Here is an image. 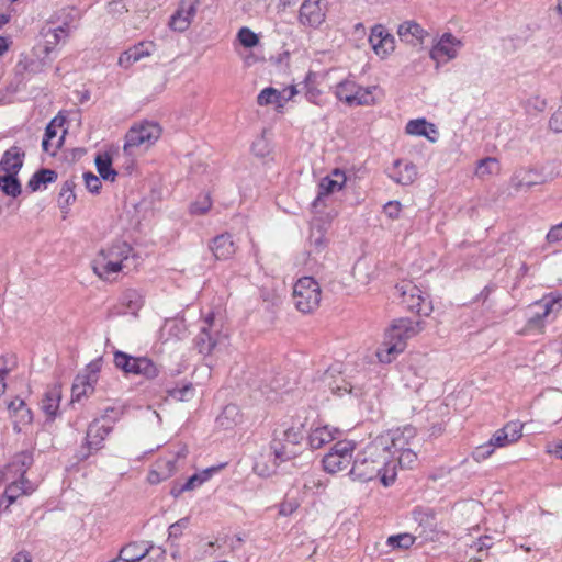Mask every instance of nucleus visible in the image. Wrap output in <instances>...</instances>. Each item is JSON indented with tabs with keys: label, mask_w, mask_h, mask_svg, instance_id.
Instances as JSON below:
<instances>
[{
	"label": "nucleus",
	"mask_w": 562,
	"mask_h": 562,
	"mask_svg": "<svg viewBox=\"0 0 562 562\" xmlns=\"http://www.w3.org/2000/svg\"><path fill=\"white\" fill-rule=\"evenodd\" d=\"M312 77H314L312 71L305 77V99L313 104L322 105V91L311 82Z\"/></svg>",
	"instance_id": "obj_47"
},
{
	"label": "nucleus",
	"mask_w": 562,
	"mask_h": 562,
	"mask_svg": "<svg viewBox=\"0 0 562 562\" xmlns=\"http://www.w3.org/2000/svg\"><path fill=\"white\" fill-rule=\"evenodd\" d=\"M299 508V502L296 499H285L279 505V515L290 516Z\"/></svg>",
	"instance_id": "obj_60"
},
{
	"label": "nucleus",
	"mask_w": 562,
	"mask_h": 562,
	"mask_svg": "<svg viewBox=\"0 0 562 562\" xmlns=\"http://www.w3.org/2000/svg\"><path fill=\"white\" fill-rule=\"evenodd\" d=\"M257 102L259 105H269L276 104L277 108H283L282 93L281 91L268 87L260 91L257 97Z\"/></svg>",
	"instance_id": "obj_44"
},
{
	"label": "nucleus",
	"mask_w": 562,
	"mask_h": 562,
	"mask_svg": "<svg viewBox=\"0 0 562 562\" xmlns=\"http://www.w3.org/2000/svg\"><path fill=\"white\" fill-rule=\"evenodd\" d=\"M10 484L4 490L2 499H7V507L13 504L21 495H29L34 492V485L27 480H10Z\"/></svg>",
	"instance_id": "obj_30"
},
{
	"label": "nucleus",
	"mask_w": 562,
	"mask_h": 562,
	"mask_svg": "<svg viewBox=\"0 0 562 562\" xmlns=\"http://www.w3.org/2000/svg\"><path fill=\"white\" fill-rule=\"evenodd\" d=\"M95 167L100 177L105 181H115L117 172L112 168V159L108 154L95 157Z\"/></svg>",
	"instance_id": "obj_42"
},
{
	"label": "nucleus",
	"mask_w": 562,
	"mask_h": 562,
	"mask_svg": "<svg viewBox=\"0 0 562 562\" xmlns=\"http://www.w3.org/2000/svg\"><path fill=\"white\" fill-rule=\"evenodd\" d=\"M561 303L562 295L553 292L544 295L541 300L536 301L533 306L538 307L540 311L530 316L528 324L532 327L540 325L547 316L561 307Z\"/></svg>",
	"instance_id": "obj_17"
},
{
	"label": "nucleus",
	"mask_w": 562,
	"mask_h": 562,
	"mask_svg": "<svg viewBox=\"0 0 562 562\" xmlns=\"http://www.w3.org/2000/svg\"><path fill=\"white\" fill-rule=\"evenodd\" d=\"M151 547H145L137 542H131L124 546L119 554L121 555V560L126 562H139L143 560L150 550Z\"/></svg>",
	"instance_id": "obj_40"
},
{
	"label": "nucleus",
	"mask_w": 562,
	"mask_h": 562,
	"mask_svg": "<svg viewBox=\"0 0 562 562\" xmlns=\"http://www.w3.org/2000/svg\"><path fill=\"white\" fill-rule=\"evenodd\" d=\"M212 206V200L209 193L199 196L196 201L191 203L190 213L193 215H203L205 214Z\"/></svg>",
	"instance_id": "obj_51"
},
{
	"label": "nucleus",
	"mask_w": 562,
	"mask_h": 562,
	"mask_svg": "<svg viewBox=\"0 0 562 562\" xmlns=\"http://www.w3.org/2000/svg\"><path fill=\"white\" fill-rule=\"evenodd\" d=\"M102 362H103L102 357H99V358H97V359H94V360L90 361V362L86 366V368H85L83 372H82V373H80V374H81L82 376H85V378H89V379H90V381H92V382H95V383H97V382H98V380H99V373H100L101 368H102Z\"/></svg>",
	"instance_id": "obj_53"
},
{
	"label": "nucleus",
	"mask_w": 562,
	"mask_h": 562,
	"mask_svg": "<svg viewBox=\"0 0 562 562\" xmlns=\"http://www.w3.org/2000/svg\"><path fill=\"white\" fill-rule=\"evenodd\" d=\"M524 425L519 420L507 423L501 429H497L491 437V443L496 448H503L516 442L522 436Z\"/></svg>",
	"instance_id": "obj_19"
},
{
	"label": "nucleus",
	"mask_w": 562,
	"mask_h": 562,
	"mask_svg": "<svg viewBox=\"0 0 562 562\" xmlns=\"http://www.w3.org/2000/svg\"><path fill=\"white\" fill-rule=\"evenodd\" d=\"M18 175L19 173H4L0 176V189L5 195L16 198L21 194L22 187Z\"/></svg>",
	"instance_id": "obj_41"
},
{
	"label": "nucleus",
	"mask_w": 562,
	"mask_h": 562,
	"mask_svg": "<svg viewBox=\"0 0 562 562\" xmlns=\"http://www.w3.org/2000/svg\"><path fill=\"white\" fill-rule=\"evenodd\" d=\"M155 47L156 46L153 42H139L120 55L119 65L121 67L128 68L134 63L150 56L155 50Z\"/></svg>",
	"instance_id": "obj_24"
},
{
	"label": "nucleus",
	"mask_w": 562,
	"mask_h": 562,
	"mask_svg": "<svg viewBox=\"0 0 562 562\" xmlns=\"http://www.w3.org/2000/svg\"><path fill=\"white\" fill-rule=\"evenodd\" d=\"M400 303L407 310L418 315L428 316L432 312L431 302L413 281L402 280L395 285Z\"/></svg>",
	"instance_id": "obj_4"
},
{
	"label": "nucleus",
	"mask_w": 562,
	"mask_h": 562,
	"mask_svg": "<svg viewBox=\"0 0 562 562\" xmlns=\"http://www.w3.org/2000/svg\"><path fill=\"white\" fill-rule=\"evenodd\" d=\"M41 35L44 37V46L41 47L42 54H46V56L53 57L52 55L55 53L56 46L60 42H66L67 37H65V31L57 29H42Z\"/></svg>",
	"instance_id": "obj_35"
},
{
	"label": "nucleus",
	"mask_w": 562,
	"mask_h": 562,
	"mask_svg": "<svg viewBox=\"0 0 562 562\" xmlns=\"http://www.w3.org/2000/svg\"><path fill=\"white\" fill-rule=\"evenodd\" d=\"M423 325L424 322L407 317L394 319L385 333L382 347L376 352L380 362H392L397 355L405 350L407 340L423 330Z\"/></svg>",
	"instance_id": "obj_2"
},
{
	"label": "nucleus",
	"mask_w": 562,
	"mask_h": 562,
	"mask_svg": "<svg viewBox=\"0 0 562 562\" xmlns=\"http://www.w3.org/2000/svg\"><path fill=\"white\" fill-rule=\"evenodd\" d=\"M493 538L490 536H482L470 544V549H474L477 553L488 551L493 547Z\"/></svg>",
	"instance_id": "obj_59"
},
{
	"label": "nucleus",
	"mask_w": 562,
	"mask_h": 562,
	"mask_svg": "<svg viewBox=\"0 0 562 562\" xmlns=\"http://www.w3.org/2000/svg\"><path fill=\"white\" fill-rule=\"evenodd\" d=\"M522 105L528 114L533 115L537 113H541L546 110L547 100L539 95H532L525 100Z\"/></svg>",
	"instance_id": "obj_48"
},
{
	"label": "nucleus",
	"mask_w": 562,
	"mask_h": 562,
	"mask_svg": "<svg viewBox=\"0 0 562 562\" xmlns=\"http://www.w3.org/2000/svg\"><path fill=\"white\" fill-rule=\"evenodd\" d=\"M133 248L125 241L113 243L105 249H101L98 254L100 257H106L111 261H116L121 266H125L124 261L128 259Z\"/></svg>",
	"instance_id": "obj_32"
},
{
	"label": "nucleus",
	"mask_w": 562,
	"mask_h": 562,
	"mask_svg": "<svg viewBox=\"0 0 562 562\" xmlns=\"http://www.w3.org/2000/svg\"><path fill=\"white\" fill-rule=\"evenodd\" d=\"M310 429L307 442L311 449H321L326 443L336 439V436L339 434L337 428H330L329 426L311 427Z\"/></svg>",
	"instance_id": "obj_27"
},
{
	"label": "nucleus",
	"mask_w": 562,
	"mask_h": 562,
	"mask_svg": "<svg viewBox=\"0 0 562 562\" xmlns=\"http://www.w3.org/2000/svg\"><path fill=\"white\" fill-rule=\"evenodd\" d=\"M40 50L42 49L40 48ZM34 57L21 56L15 66L18 72H27L30 75L41 74L54 59V57L46 56V54H42V52L37 53L36 48H34Z\"/></svg>",
	"instance_id": "obj_20"
},
{
	"label": "nucleus",
	"mask_w": 562,
	"mask_h": 562,
	"mask_svg": "<svg viewBox=\"0 0 562 562\" xmlns=\"http://www.w3.org/2000/svg\"><path fill=\"white\" fill-rule=\"evenodd\" d=\"M412 518L417 524L419 536L426 540L431 538L436 527V512L430 507L416 506L412 510Z\"/></svg>",
	"instance_id": "obj_18"
},
{
	"label": "nucleus",
	"mask_w": 562,
	"mask_h": 562,
	"mask_svg": "<svg viewBox=\"0 0 562 562\" xmlns=\"http://www.w3.org/2000/svg\"><path fill=\"white\" fill-rule=\"evenodd\" d=\"M10 359L5 356L0 357V396L5 392L7 383L5 379L12 371V367L9 366Z\"/></svg>",
	"instance_id": "obj_55"
},
{
	"label": "nucleus",
	"mask_w": 562,
	"mask_h": 562,
	"mask_svg": "<svg viewBox=\"0 0 562 562\" xmlns=\"http://www.w3.org/2000/svg\"><path fill=\"white\" fill-rule=\"evenodd\" d=\"M415 542V537L411 533H398L390 536L386 543L393 549H408Z\"/></svg>",
	"instance_id": "obj_46"
},
{
	"label": "nucleus",
	"mask_w": 562,
	"mask_h": 562,
	"mask_svg": "<svg viewBox=\"0 0 562 562\" xmlns=\"http://www.w3.org/2000/svg\"><path fill=\"white\" fill-rule=\"evenodd\" d=\"M549 126L553 132L562 133V105L551 115Z\"/></svg>",
	"instance_id": "obj_62"
},
{
	"label": "nucleus",
	"mask_w": 562,
	"mask_h": 562,
	"mask_svg": "<svg viewBox=\"0 0 562 562\" xmlns=\"http://www.w3.org/2000/svg\"><path fill=\"white\" fill-rule=\"evenodd\" d=\"M161 336L166 340L176 339L181 340L188 336V327L183 318L175 317L165 321L161 327Z\"/></svg>",
	"instance_id": "obj_33"
},
{
	"label": "nucleus",
	"mask_w": 562,
	"mask_h": 562,
	"mask_svg": "<svg viewBox=\"0 0 562 562\" xmlns=\"http://www.w3.org/2000/svg\"><path fill=\"white\" fill-rule=\"evenodd\" d=\"M405 132L409 135L424 136L430 142H436V137H431L429 132L437 134L436 126L427 122L425 119H416L407 122Z\"/></svg>",
	"instance_id": "obj_36"
},
{
	"label": "nucleus",
	"mask_w": 562,
	"mask_h": 562,
	"mask_svg": "<svg viewBox=\"0 0 562 562\" xmlns=\"http://www.w3.org/2000/svg\"><path fill=\"white\" fill-rule=\"evenodd\" d=\"M397 464L402 469H412L417 462V453L411 448L396 453Z\"/></svg>",
	"instance_id": "obj_52"
},
{
	"label": "nucleus",
	"mask_w": 562,
	"mask_h": 562,
	"mask_svg": "<svg viewBox=\"0 0 562 562\" xmlns=\"http://www.w3.org/2000/svg\"><path fill=\"white\" fill-rule=\"evenodd\" d=\"M376 87H360L351 79H345L336 85L335 95L348 105H372L375 103L373 90Z\"/></svg>",
	"instance_id": "obj_7"
},
{
	"label": "nucleus",
	"mask_w": 562,
	"mask_h": 562,
	"mask_svg": "<svg viewBox=\"0 0 562 562\" xmlns=\"http://www.w3.org/2000/svg\"><path fill=\"white\" fill-rule=\"evenodd\" d=\"M369 43L374 53L385 58L395 49V38L385 26L376 24L371 29Z\"/></svg>",
	"instance_id": "obj_15"
},
{
	"label": "nucleus",
	"mask_w": 562,
	"mask_h": 562,
	"mask_svg": "<svg viewBox=\"0 0 562 562\" xmlns=\"http://www.w3.org/2000/svg\"><path fill=\"white\" fill-rule=\"evenodd\" d=\"M244 422V415L236 404L226 405L216 418V424L223 429H233Z\"/></svg>",
	"instance_id": "obj_31"
},
{
	"label": "nucleus",
	"mask_w": 562,
	"mask_h": 562,
	"mask_svg": "<svg viewBox=\"0 0 562 562\" xmlns=\"http://www.w3.org/2000/svg\"><path fill=\"white\" fill-rule=\"evenodd\" d=\"M344 181L333 179L329 176L322 178L318 183L317 195L312 202V207L315 211H318L319 207L324 206V199L336 191H340L344 188Z\"/></svg>",
	"instance_id": "obj_28"
},
{
	"label": "nucleus",
	"mask_w": 562,
	"mask_h": 562,
	"mask_svg": "<svg viewBox=\"0 0 562 562\" xmlns=\"http://www.w3.org/2000/svg\"><path fill=\"white\" fill-rule=\"evenodd\" d=\"M383 211L391 220H398L402 212V204L400 201H389L384 204Z\"/></svg>",
	"instance_id": "obj_58"
},
{
	"label": "nucleus",
	"mask_w": 562,
	"mask_h": 562,
	"mask_svg": "<svg viewBox=\"0 0 562 562\" xmlns=\"http://www.w3.org/2000/svg\"><path fill=\"white\" fill-rule=\"evenodd\" d=\"M187 451L182 449L177 453H172L170 456L159 458L155 465L160 470V472H169V477L176 472V463L180 457L184 458Z\"/></svg>",
	"instance_id": "obj_45"
},
{
	"label": "nucleus",
	"mask_w": 562,
	"mask_h": 562,
	"mask_svg": "<svg viewBox=\"0 0 562 562\" xmlns=\"http://www.w3.org/2000/svg\"><path fill=\"white\" fill-rule=\"evenodd\" d=\"M348 475L362 483L380 477L383 486L389 487L395 482L396 464L389 452H383L382 446L371 440L356 454Z\"/></svg>",
	"instance_id": "obj_1"
},
{
	"label": "nucleus",
	"mask_w": 562,
	"mask_h": 562,
	"mask_svg": "<svg viewBox=\"0 0 562 562\" xmlns=\"http://www.w3.org/2000/svg\"><path fill=\"white\" fill-rule=\"evenodd\" d=\"M189 526V518H181L168 529L169 539H178L182 536L183 529Z\"/></svg>",
	"instance_id": "obj_57"
},
{
	"label": "nucleus",
	"mask_w": 562,
	"mask_h": 562,
	"mask_svg": "<svg viewBox=\"0 0 562 562\" xmlns=\"http://www.w3.org/2000/svg\"><path fill=\"white\" fill-rule=\"evenodd\" d=\"M75 187V181L69 179L66 180L60 188V192L58 194V204L59 207L65 212L76 201V194L74 192Z\"/></svg>",
	"instance_id": "obj_43"
},
{
	"label": "nucleus",
	"mask_w": 562,
	"mask_h": 562,
	"mask_svg": "<svg viewBox=\"0 0 562 562\" xmlns=\"http://www.w3.org/2000/svg\"><path fill=\"white\" fill-rule=\"evenodd\" d=\"M34 462L33 452L24 450L15 453L11 461L1 471L3 481L9 480H23L26 479L25 474Z\"/></svg>",
	"instance_id": "obj_13"
},
{
	"label": "nucleus",
	"mask_w": 562,
	"mask_h": 562,
	"mask_svg": "<svg viewBox=\"0 0 562 562\" xmlns=\"http://www.w3.org/2000/svg\"><path fill=\"white\" fill-rule=\"evenodd\" d=\"M161 135L160 126L155 122L134 124L125 135L124 150L133 147L153 145Z\"/></svg>",
	"instance_id": "obj_11"
},
{
	"label": "nucleus",
	"mask_w": 562,
	"mask_h": 562,
	"mask_svg": "<svg viewBox=\"0 0 562 562\" xmlns=\"http://www.w3.org/2000/svg\"><path fill=\"white\" fill-rule=\"evenodd\" d=\"M124 267L100 256H97L92 262L94 273L101 279H109L111 274L120 272Z\"/></svg>",
	"instance_id": "obj_39"
},
{
	"label": "nucleus",
	"mask_w": 562,
	"mask_h": 562,
	"mask_svg": "<svg viewBox=\"0 0 562 562\" xmlns=\"http://www.w3.org/2000/svg\"><path fill=\"white\" fill-rule=\"evenodd\" d=\"M321 286L312 277L300 278L293 288L295 307L304 313H312L321 303Z\"/></svg>",
	"instance_id": "obj_6"
},
{
	"label": "nucleus",
	"mask_w": 562,
	"mask_h": 562,
	"mask_svg": "<svg viewBox=\"0 0 562 562\" xmlns=\"http://www.w3.org/2000/svg\"><path fill=\"white\" fill-rule=\"evenodd\" d=\"M546 238L548 243H557L562 240V222L552 226Z\"/></svg>",
	"instance_id": "obj_64"
},
{
	"label": "nucleus",
	"mask_w": 562,
	"mask_h": 562,
	"mask_svg": "<svg viewBox=\"0 0 562 562\" xmlns=\"http://www.w3.org/2000/svg\"><path fill=\"white\" fill-rule=\"evenodd\" d=\"M200 485H202V482L200 480L199 474L195 473L187 480V482L178 490V492H175V490H172V494L177 496L184 491L194 490Z\"/></svg>",
	"instance_id": "obj_61"
},
{
	"label": "nucleus",
	"mask_w": 562,
	"mask_h": 562,
	"mask_svg": "<svg viewBox=\"0 0 562 562\" xmlns=\"http://www.w3.org/2000/svg\"><path fill=\"white\" fill-rule=\"evenodd\" d=\"M25 151L19 146H11L0 159V171L4 173H19L23 167Z\"/></svg>",
	"instance_id": "obj_25"
},
{
	"label": "nucleus",
	"mask_w": 562,
	"mask_h": 562,
	"mask_svg": "<svg viewBox=\"0 0 562 562\" xmlns=\"http://www.w3.org/2000/svg\"><path fill=\"white\" fill-rule=\"evenodd\" d=\"M237 38L239 43L246 48H252L259 43L258 35L246 26L238 31Z\"/></svg>",
	"instance_id": "obj_50"
},
{
	"label": "nucleus",
	"mask_w": 562,
	"mask_h": 562,
	"mask_svg": "<svg viewBox=\"0 0 562 562\" xmlns=\"http://www.w3.org/2000/svg\"><path fill=\"white\" fill-rule=\"evenodd\" d=\"M114 366L125 375H142L153 380L159 375V368L147 357H134L124 351H114Z\"/></svg>",
	"instance_id": "obj_5"
},
{
	"label": "nucleus",
	"mask_w": 562,
	"mask_h": 562,
	"mask_svg": "<svg viewBox=\"0 0 562 562\" xmlns=\"http://www.w3.org/2000/svg\"><path fill=\"white\" fill-rule=\"evenodd\" d=\"M397 34L402 42L412 46H422L429 36L428 32L415 21H405L400 24Z\"/></svg>",
	"instance_id": "obj_23"
},
{
	"label": "nucleus",
	"mask_w": 562,
	"mask_h": 562,
	"mask_svg": "<svg viewBox=\"0 0 562 562\" xmlns=\"http://www.w3.org/2000/svg\"><path fill=\"white\" fill-rule=\"evenodd\" d=\"M209 248L217 260L229 259L236 252V246L229 233L215 236Z\"/></svg>",
	"instance_id": "obj_26"
},
{
	"label": "nucleus",
	"mask_w": 562,
	"mask_h": 562,
	"mask_svg": "<svg viewBox=\"0 0 562 562\" xmlns=\"http://www.w3.org/2000/svg\"><path fill=\"white\" fill-rule=\"evenodd\" d=\"M494 450H495V447L488 440L487 442H485L474 449V451L472 452V458L475 461L481 462V461L490 458L493 454Z\"/></svg>",
	"instance_id": "obj_54"
},
{
	"label": "nucleus",
	"mask_w": 562,
	"mask_h": 562,
	"mask_svg": "<svg viewBox=\"0 0 562 562\" xmlns=\"http://www.w3.org/2000/svg\"><path fill=\"white\" fill-rule=\"evenodd\" d=\"M122 412L116 407H106L101 416L102 420H108L110 425L120 419Z\"/></svg>",
	"instance_id": "obj_63"
},
{
	"label": "nucleus",
	"mask_w": 562,
	"mask_h": 562,
	"mask_svg": "<svg viewBox=\"0 0 562 562\" xmlns=\"http://www.w3.org/2000/svg\"><path fill=\"white\" fill-rule=\"evenodd\" d=\"M58 175L53 169L42 168L37 170L27 181L26 188L31 192H36L41 189V186L53 183L57 180Z\"/></svg>",
	"instance_id": "obj_38"
},
{
	"label": "nucleus",
	"mask_w": 562,
	"mask_h": 562,
	"mask_svg": "<svg viewBox=\"0 0 562 562\" xmlns=\"http://www.w3.org/2000/svg\"><path fill=\"white\" fill-rule=\"evenodd\" d=\"M61 391L58 385L48 389L42 398L41 408L48 420H54L58 415Z\"/></svg>",
	"instance_id": "obj_29"
},
{
	"label": "nucleus",
	"mask_w": 562,
	"mask_h": 562,
	"mask_svg": "<svg viewBox=\"0 0 562 562\" xmlns=\"http://www.w3.org/2000/svg\"><path fill=\"white\" fill-rule=\"evenodd\" d=\"M166 401L189 402L195 395V389L191 382L181 381L172 387H166Z\"/></svg>",
	"instance_id": "obj_34"
},
{
	"label": "nucleus",
	"mask_w": 562,
	"mask_h": 562,
	"mask_svg": "<svg viewBox=\"0 0 562 562\" xmlns=\"http://www.w3.org/2000/svg\"><path fill=\"white\" fill-rule=\"evenodd\" d=\"M462 42L453 36L451 33H445L439 41L430 49V58L437 63L443 60L448 61L458 56V50L461 48Z\"/></svg>",
	"instance_id": "obj_14"
},
{
	"label": "nucleus",
	"mask_w": 562,
	"mask_h": 562,
	"mask_svg": "<svg viewBox=\"0 0 562 562\" xmlns=\"http://www.w3.org/2000/svg\"><path fill=\"white\" fill-rule=\"evenodd\" d=\"M498 169V160L496 158L486 157L481 159L475 169V175L477 177H484L487 175H492L496 172Z\"/></svg>",
	"instance_id": "obj_49"
},
{
	"label": "nucleus",
	"mask_w": 562,
	"mask_h": 562,
	"mask_svg": "<svg viewBox=\"0 0 562 562\" xmlns=\"http://www.w3.org/2000/svg\"><path fill=\"white\" fill-rule=\"evenodd\" d=\"M198 4L199 0H181L179 8L170 18L169 26L173 31H186L196 13Z\"/></svg>",
	"instance_id": "obj_16"
},
{
	"label": "nucleus",
	"mask_w": 562,
	"mask_h": 562,
	"mask_svg": "<svg viewBox=\"0 0 562 562\" xmlns=\"http://www.w3.org/2000/svg\"><path fill=\"white\" fill-rule=\"evenodd\" d=\"M416 437V429L411 426L391 429L379 435L373 440L378 446H382L383 452H389L394 461L395 454L400 451L409 449L412 440Z\"/></svg>",
	"instance_id": "obj_8"
},
{
	"label": "nucleus",
	"mask_w": 562,
	"mask_h": 562,
	"mask_svg": "<svg viewBox=\"0 0 562 562\" xmlns=\"http://www.w3.org/2000/svg\"><path fill=\"white\" fill-rule=\"evenodd\" d=\"M417 176L416 165L403 159H396L393 162L392 172L389 173V177L401 186L412 184L417 179Z\"/></svg>",
	"instance_id": "obj_21"
},
{
	"label": "nucleus",
	"mask_w": 562,
	"mask_h": 562,
	"mask_svg": "<svg viewBox=\"0 0 562 562\" xmlns=\"http://www.w3.org/2000/svg\"><path fill=\"white\" fill-rule=\"evenodd\" d=\"M306 416L297 414L292 425L282 431L281 438H273L270 449L276 460L284 462L295 457L296 452L288 449V445L299 446L303 441L306 434Z\"/></svg>",
	"instance_id": "obj_3"
},
{
	"label": "nucleus",
	"mask_w": 562,
	"mask_h": 562,
	"mask_svg": "<svg viewBox=\"0 0 562 562\" xmlns=\"http://www.w3.org/2000/svg\"><path fill=\"white\" fill-rule=\"evenodd\" d=\"M85 184L91 193H99L101 189V180L94 173L88 171L83 173Z\"/></svg>",
	"instance_id": "obj_56"
},
{
	"label": "nucleus",
	"mask_w": 562,
	"mask_h": 562,
	"mask_svg": "<svg viewBox=\"0 0 562 562\" xmlns=\"http://www.w3.org/2000/svg\"><path fill=\"white\" fill-rule=\"evenodd\" d=\"M328 10V0H303L297 22L304 27L317 30L325 23Z\"/></svg>",
	"instance_id": "obj_10"
},
{
	"label": "nucleus",
	"mask_w": 562,
	"mask_h": 562,
	"mask_svg": "<svg viewBox=\"0 0 562 562\" xmlns=\"http://www.w3.org/2000/svg\"><path fill=\"white\" fill-rule=\"evenodd\" d=\"M356 443L350 440L337 441L322 460L326 472L335 474L348 469L352 460Z\"/></svg>",
	"instance_id": "obj_9"
},
{
	"label": "nucleus",
	"mask_w": 562,
	"mask_h": 562,
	"mask_svg": "<svg viewBox=\"0 0 562 562\" xmlns=\"http://www.w3.org/2000/svg\"><path fill=\"white\" fill-rule=\"evenodd\" d=\"M95 382L81 374H77L71 386V401L79 402L94 392Z\"/></svg>",
	"instance_id": "obj_37"
},
{
	"label": "nucleus",
	"mask_w": 562,
	"mask_h": 562,
	"mask_svg": "<svg viewBox=\"0 0 562 562\" xmlns=\"http://www.w3.org/2000/svg\"><path fill=\"white\" fill-rule=\"evenodd\" d=\"M112 429V425L101 424V420L98 418L93 419L88 426L85 443L78 452L77 458L80 461H83L93 452L99 451L103 447V441Z\"/></svg>",
	"instance_id": "obj_12"
},
{
	"label": "nucleus",
	"mask_w": 562,
	"mask_h": 562,
	"mask_svg": "<svg viewBox=\"0 0 562 562\" xmlns=\"http://www.w3.org/2000/svg\"><path fill=\"white\" fill-rule=\"evenodd\" d=\"M213 319L214 314L210 313L204 319V325L200 328L199 334L194 338L195 348L198 349L199 353L204 356L210 355L217 344L216 338L211 333Z\"/></svg>",
	"instance_id": "obj_22"
}]
</instances>
